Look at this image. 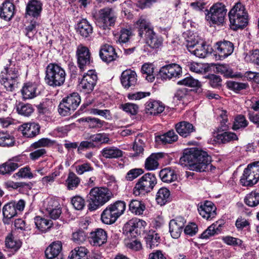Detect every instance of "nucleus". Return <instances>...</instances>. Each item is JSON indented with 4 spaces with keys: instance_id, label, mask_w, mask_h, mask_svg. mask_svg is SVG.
<instances>
[{
    "instance_id": "9",
    "label": "nucleus",
    "mask_w": 259,
    "mask_h": 259,
    "mask_svg": "<svg viewBox=\"0 0 259 259\" xmlns=\"http://www.w3.org/2000/svg\"><path fill=\"white\" fill-rule=\"evenodd\" d=\"M157 184V179L153 172H148L140 178L136 184L133 193L136 196L144 195L151 191Z\"/></svg>"
},
{
    "instance_id": "3",
    "label": "nucleus",
    "mask_w": 259,
    "mask_h": 259,
    "mask_svg": "<svg viewBox=\"0 0 259 259\" xmlns=\"http://www.w3.org/2000/svg\"><path fill=\"white\" fill-rule=\"evenodd\" d=\"M112 193L106 187H94L91 189L87 196L88 209L90 211L97 210L111 198Z\"/></svg>"
},
{
    "instance_id": "21",
    "label": "nucleus",
    "mask_w": 259,
    "mask_h": 259,
    "mask_svg": "<svg viewBox=\"0 0 259 259\" xmlns=\"http://www.w3.org/2000/svg\"><path fill=\"white\" fill-rule=\"evenodd\" d=\"M89 239L91 244L92 245L101 246L107 242V232L101 228L96 229L90 233Z\"/></svg>"
},
{
    "instance_id": "53",
    "label": "nucleus",
    "mask_w": 259,
    "mask_h": 259,
    "mask_svg": "<svg viewBox=\"0 0 259 259\" xmlns=\"http://www.w3.org/2000/svg\"><path fill=\"white\" fill-rule=\"evenodd\" d=\"M84 120L88 122L89 127L91 128H101L105 123L104 121L101 120L98 118L90 117H86Z\"/></svg>"
},
{
    "instance_id": "1",
    "label": "nucleus",
    "mask_w": 259,
    "mask_h": 259,
    "mask_svg": "<svg viewBox=\"0 0 259 259\" xmlns=\"http://www.w3.org/2000/svg\"><path fill=\"white\" fill-rule=\"evenodd\" d=\"M211 160V157L205 151L192 148L184 151L179 163L183 166H189L191 170L202 172L206 170Z\"/></svg>"
},
{
    "instance_id": "59",
    "label": "nucleus",
    "mask_w": 259,
    "mask_h": 259,
    "mask_svg": "<svg viewBox=\"0 0 259 259\" xmlns=\"http://www.w3.org/2000/svg\"><path fill=\"white\" fill-rule=\"evenodd\" d=\"M36 24L35 21H31L30 24L25 28V35L28 38H32L36 33Z\"/></svg>"
},
{
    "instance_id": "15",
    "label": "nucleus",
    "mask_w": 259,
    "mask_h": 259,
    "mask_svg": "<svg viewBox=\"0 0 259 259\" xmlns=\"http://www.w3.org/2000/svg\"><path fill=\"white\" fill-rule=\"evenodd\" d=\"M24 207L25 201L22 199L17 202L12 201L5 204L3 208V214L5 220H10L16 216L18 211H22Z\"/></svg>"
},
{
    "instance_id": "39",
    "label": "nucleus",
    "mask_w": 259,
    "mask_h": 259,
    "mask_svg": "<svg viewBox=\"0 0 259 259\" xmlns=\"http://www.w3.org/2000/svg\"><path fill=\"white\" fill-rule=\"evenodd\" d=\"M15 108L19 114L26 117L30 116L34 111V109L31 104L21 102H16Z\"/></svg>"
},
{
    "instance_id": "54",
    "label": "nucleus",
    "mask_w": 259,
    "mask_h": 259,
    "mask_svg": "<svg viewBox=\"0 0 259 259\" xmlns=\"http://www.w3.org/2000/svg\"><path fill=\"white\" fill-rule=\"evenodd\" d=\"M190 71L198 74H203L207 71V68L204 64L192 62L188 65Z\"/></svg>"
},
{
    "instance_id": "64",
    "label": "nucleus",
    "mask_w": 259,
    "mask_h": 259,
    "mask_svg": "<svg viewBox=\"0 0 259 259\" xmlns=\"http://www.w3.org/2000/svg\"><path fill=\"white\" fill-rule=\"evenodd\" d=\"M29 154V157L32 160H36L46 155L47 151L44 148H37Z\"/></svg>"
},
{
    "instance_id": "45",
    "label": "nucleus",
    "mask_w": 259,
    "mask_h": 259,
    "mask_svg": "<svg viewBox=\"0 0 259 259\" xmlns=\"http://www.w3.org/2000/svg\"><path fill=\"white\" fill-rule=\"evenodd\" d=\"M178 84L180 85H183L190 88H197V90L199 92H202L201 84L198 80L194 79L192 76H188L185 78L179 81Z\"/></svg>"
},
{
    "instance_id": "50",
    "label": "nucleus",
    "mask_w": 259,
    "mask_h": 259,
    "mask_svg": "<svg viewBox=\"0 0 259 259\" xmlns=\"http://www.w3.org/2000/svg\"><path fill=\"white\" fill-rule=\"evenodd\" d=\"M244 202L250 207L257 206L259 204V193L256 191H252L245 196Z\"/></svg>"
},
{
    "instance_id": "20",
    "label": "nucleus",
    "mask_w": 259,
    "mask_h": 259,
    "mask_svg": "<svg viewBox=\"0 0 259 259\" xmlns=\"http://www.w3.org/2000/svg\"><path fill=\"white\" fill-rule=\"evenodd\" d=\"M214 47L220 59H225L231 55L234 49L233 44L225 40L217 42Z\"/></svg>"
},
{
    "instance_id": "55",
    "label": "nucleus",
    "mask_w": 259,
    "mask_h": 259,
    "mask_svg": "<svg viewBox=\"0 0 259 259\" xmlns=\"http://www.w3.org/2000/svg\"><path fill=\"white\" fill-rule=\"evenodd\" d=\"M53 144V142L48 138H42L37 142L32 143L30 146V148L36 149L37 148H42V147L49 146Z\"/></svg>"
},
{
    "instance_id": "28",
    "label": "nucleus",
    "mask_w": 259,
    "mask_h": 259,
    "mask_svg": "<svg viewBox=\"0 0 259 259\" xmlns=\"http://www.w3.org/2000/svg\"><path fill=\"white\" fill-rule=\"evenodd\" d=\"M19 129L24 137L29 138L35 137L40 132L39 125L34 122L24 123Z\"/></svg>"
},
{
    "instance_id": "4",
    "label": "nucleus",
    "mask_w": 259,
    "mask_h": 259,
    "mask_svg": "<svg viewBox=\"0 0 259 259\" xmlns=\"http://www.w3.org/2000/svg\"><path fill=\"white\" fill-rule=\"evenodd\" d=\"M230 27L233 30L245 28L248 23V14L245 6L240 2L235 4L228 14Z\"/></svg>"
},
{
    "instance_id": "19",
    "label": "nucleus",
    "mask_w": 259,
    "mask_h": 259,
    "mask_svg": "<svg viewBox=\"0 0 259 259\" xmlns=\"http://www.w3.org/2000/svg\"><path fill=\"white\" fill-rule=\"evenodd\" d=\"M120 81L124 89H133L138 84L137 73L131 69L125 70L121 73Z\"/></svg>"
},
{
    "instance_id": "33",
    "label": "nucleus",
    "mask_w": 259,
    "mask_h": 259,
    "mask_svg": "<svg viewBox=\"0 0 259 259\" xmlns=\"http://www.w3.org/2000/svg\"><path fill=\"white\" fill-rule=\"evenodd\" d=\"M178 138L179 137L174 130H171L163 134L155 136V139L157 143L166 145L176 142Z\"/></svg>"
},
{
    "instance_id": "8",
    "label": "nucleus",
    "mask_w": 259,
    "mask_h": 259,
    "mask_svg": "<svg viewBox=\"0 0 259 259\" xmlns=\"http://www.w3.org/2000/svg\"><path fill=\"white\" fill-rule=\"evenodd\" d=\"M80 101V97L77 93L69 94L60 102L58 109L59 113L63 116L70 115L77 109Z\"/></svg>"
},
{
    "instance_id": "11",
    "label": "nucleus",
    "mask_w": 259,
    "mask_h": 259,
    "mask_svg": "<svg viewBox=\"0 0 259 259\" xmlns=\"http://www.w3.org/2000/svg\"><path fill=\"white\" fill-rule=\"evenodd\" d=\"M227 9L222 3H216L210 7L206 14V19L213 24H223L226 15Z\"/></svg>"
},
{
    "instance_id": "18",
    "label": "nucleus",
    "mask_w": 259,
    "mask_h": 259,
    "mask_svg": "<svg viewBox=\"0 0 259 259\" xmlns=\"http://www.w3.org/2000/svg\"><path fill=\"white\" fill-rule=\"evenodd\" d=\"M146 226L145 221L136 219L128 221L125 226V229L132 237H135L144 232Z\"/></svg>"
},
{
    "instance_id": "22",
    "label": "nucleus",
    "mask_w": 259,
    "mask_h": 259,
    "mask_svg": "<svg viewBox=\"0 0 259 259\" xmlns=\"http://www.w3.org/2000/svg\"><path fill=\"white\" fill-rule=\"evenodd\" d=\"M186 221L182 217H178L170 221L169 223V232L174 238H178L182 232Z\"/></svg>"
},
{
    "instance_id": "32",
    "label": "nucleus",
    "mask_w": 259,
    "mask_h": 259,
    "mask_svg": "<svg viewBox=\"0 0 259 259\" xmlns=\"http://www.w3.org/2000/svg\"><path fill=\"white\" fill-rule=\"evenodd\" d=\"M76 29L77 32L83 38L90 37L93 32L92 26L85 19H82L77 23Z\"/></svg>"
},
{
    "instance_id": "2",
    "label": "nucleus",
    "mask_w": 259,
    "mask_h": 259,
    "mask_svg": "<svg viewBox=\"0 0 259 259\" xmlns=\"http://www.w3.org/2000/svg\"><path fill=\"white\" fill-rule=\"evenodd\" d=\"M20 76L19 68L16 63L9 60L0 74V82L7 91L12 92L17 87Z\"/></svg>"
},
{
    "instance_id": "5",
    "label": "nucleus",
    "mask_w": 259,
    "mask_h": 259,
    "mask_svg": "<svg viewBox=\"0 0 259 259\" xmlns=\"http://www.w3.org/2000/svg\"><path fill=\"white\" fill-rule=\"evenodd\" d=\"M45 74L46 83L53 88L63 85L66 76L64 68L56 63H50L47 65Z\"/></svg>"
},
{
    "instance_id": "62",
    "label": "nucleus",
    "mask_w": 259,
    "mask_h": 259,
    "mask_svg": "<svg viewBox=\"0 0 259 259\" xmlns=\"http://www.w3.org/2000/svg\"><path fill=\"white\" fill-rule=\"evenodd\" d=\"M121 108L123 111L132 115L136 114L138 110V106L137 105L130 103L121 105Z\"/></svg>"
},
{
    "instance_id": "48",
    "label": "nucleus",
    "mask_w": 259,
    "mask_h": 259,
    "mask_svg": "<svg viewBox=\"0 0 259 259\" xmlns=\"http://www.w3.org/2000/svg\"><path fill=\"white\" fill-rule=\"evenodd\" d=\"M227 86L229 89L235 93H239L241 91L249 88V84L247 82H240L233 80L228 81Z\"/></svg>"
},
{
    "instance_id": "27",
    "label": "nucleus",
    "mask_w": 259,
    "mask_h": 259,
    "mask_svg": "<svg viewBox=\"0 0 259 259\" xmlns=\"http://www.w3.org/2000/svg\"><path fill=\"white\" fill-rule=\"evenodd\" d=\"M165 106L161 101L150 99L145 104V109L147 113L151 115H157L162 113Z\"/></svg>"
},
{
    "instance_id": "57",
    "label": "nucleus",
    "mask_w": 259,
    "mask_h": 259,
    "mask_svg": "<svg viewBox=\"0 0 259 259\" xmlns=\"http://www.w3.org/2000/svg\"><path fill=\"white\" fill-rule=\"evenodd\" d=\"M15 176L21 178L32 179L33 177V174L30 171V168L28 166L21 168L18 172L14 175V177Z\"/></svg>"
},
{
    "instance_id": "40",
    "label": "nucleus",
    "mask_w": 259,
    "mask_h": 259,
    "mask_svg": "<svg viewBox=\"0 0 259 259\" xmlns=\"http://www.w3.org/2000/svg\"><path fill=\"white\" fill-rule=\"evenodd\" d=\"M88 250L83 246H78L74 248L68 256V259H88Z\"/></svg>"
},
{
    "instance_id": "17",
    "label": "nucleus",
    "mask_w": 259,
    "mask_h": 259,
    "mask_svg": "<svg viewBox=\"0 0 259 259\" xmlns=\"http://www.w3.org/2000/svg\"><path fill=\"white\" fill-rule=\"evenodd\" d=\"M182 72V68L177 64L172 63L161 67L158 76L162 80L170 79L179 76Z\"/></svg>"
},
{
    "instance_id": "44",
    "label": "nucleus",
    "mask_w": 259,
    "mask_h": 259,
    "mask_svg": "<svg viewBox=\"0 0 259 259\" xmlns=\"http://www.w3.org/2000/svg\"><path fill=\"white\" fill-rule=\"evenodd\" d=\"M218 142L222 144H226L228 142L238 140V138L236 134L229 132H225L221 134H218L215 137Z\"/></svg>"
},
{
    "instance_id": "47",
    "label": "nucleus",
    "mask_w": 259,
    "mask_h": 259,
    "mask_svg": "<svg viewBox=\"0 0 259 259\" xmlns=\"http://www.w3.org/2000/svg\"><path fill=\"white\" fill-rule=\"evenodd\" d=\"M160 157V153L152 154L148 157L145 163V167L148 170H154L158 166V159Z\"/></svg>"
},
{
    "instance_id": "23",
    "label": "nucleus",
    "mask_w": 259,
    "mask_h": 259,
    "mask_svg": "<svg viewBox=\"0 0 259 259\" xmlns=\"http://www.w3.org/2000/svg\"><path fill=\"white\" fill-rule=\"evenodd\" d=\"M99 55L102 61L107 63L115 60L118 57L115 49L108 44H105L101 47Z\"/></svg>"
},
{
    "instance_id": "60",
    "label": "nucleus",
    "mask_w": 259,
    "mask_h": 259,
    "mask_svg": "<svg viewBox=\"0 0 259 259\" xmlns=\"http://www.w3.org/2000/svg\"><path fill=\"white\" fill-rule=\"evenodd\" d=\"M71 204L76 210H82L85 206V201L83 198L75 196L71 199Z\"/></svg>"
},
{
    "instance_id": "36",
    "label": "nucleus",
    "mask_w": 259,
    "mask_h": 259,
    "mask_svg": "<svg viewBox=\"0 0 259 259\" xmlns=\"http://www.w3.org/2000/svg\"><path fill=\"white\" fill-rule=\"evenodd\" d=\"M159 177L163 182L170 183L177 179V175L175 170L170 167H166L161 170Z\"/></svg>"
},
{
    "instance_id": "13",
    "label": "nucleus",
    "mask_w": 259,
    "mask_h": 259,
    "mask_svg": "<svg viewBox=\"0 0 259 259\" xmlns=\"http://www.w3.org/2000/svg\"><path fill=\"white\" fill-rule=\"evenodd\" d=\"M187 48L188 50L195 56L200 58H205L209 53V47L204 42H199L198 40H187Z\"/></svg>"
},
{
    "instance_id": "38",
    "label": "nucleus",
    "mask_w": 259,
    "mask_h": 259,
    "mask_svg": "<svg viewBox=\"0 0 259 259\" xmlns=\"http://www.w3.org/2000/svg\"><path fill=\"white\" fill-rule=\"evenodd\" d=\"M147 247L153 248L158 245L160 242V237L155 231L150 230L145 237Z\"/></svg>"
},
{
    "instance_id": "16",
    "label": "nucleus",
    "mask_w": 259,
    "mask_h": 259,
    "mask_svg": "<svg viewBox=\"0 0 259 259\" xmlns=\"http://www.w3.org/2000/svg\"><path fill=\"white\" fill-rule=\"evenodd\" d=\"M98 80L95 71L90 70L84 74L80 82L79 85L85 93H90L94 89Z\"/></svg>"
},
{
    "instance_id": "42",
    "label": "nucleus",
    "mask_w": 259,
    "mask_h": 259,
    "mask_svg": "<svg viewBox=\"0 0 259 259\" xmlns=\"http://www.w3.org/2000/svg\"><path fill=\"white\" fill-rule=\"evenodd\" d=\"M219 73L223 74L226 77H242L241 73L237 74L233 71L232 68L228 64H220L216 67Z\"/></svg>"
},
{
    "instance_id": "30",
    "label": "nucleus",
    "mask_w": 259,
    "mask_h": 259,
    "mask_svg": "<svg viewBox=\"0 0 259 259\" xmlns=\"http://www.w3.org/2000/svg\"><path fill=\"white\" fill-rule=\"evenodd\" d=\"M175 129L179 135L182 137L186 138L195 131L193 125L187 121H183L175 124Z\"/></svg>"
},
{
    "instance_id": "34",
    "label": "nucleus",
    "mask_w": 259,
    "mask_h": 259,
    "mask_svg": "<svg viewBox=\"0 0 259 259\" xmlns=\"http://www.w3.org/2000/svg\"><path fill=\"white\" fill-rule=\"evenodd\" d=\"M46 258H51L58 255H62V244L61 241H57L52 242L45 250Z\"/></svg>"
},
{
    "instance_id": "63",
    "label": "nucleus",
    "mask_w": 259,
    "mask_h": 259,
    "mask_svg": "<svg viewBox=\"0 0 259 259\" xmlns=\"http://www.w3.org/2000/svg\"><path fill=\"white\" fill-rule=\"evenodd\" d=\"M223 241L228 245L240 246L242 244V241L232 236H225L223 238Z\"/></svg>"
},
{
    "instance_id": "10",
    "label": "nucleus",
    "mask_w": 259,
    "mask_h": 259,
    "mask_svg": "<svg viewBox=\"0 0 259 259\" xmlns=\"http://www.w3.org/2000/svg\"><path fill=\"white\" fill-rule=\"evenodd\" d=\"M259 180V161L251 163L244 169L240 180L244 186H252Z\"/></svg>"
},
{
    "instance_id": "35",
    "label": "nucleus",
    "mask_w": 259,
    "mask_h": 259,
    "mask_svg": "<svg viewBox=\"0 0 259 259\" xmlns=\"http://www.w3.org/2000/svg\"><path fill=\"white\" fill-rule=\"evenodd\" d=\"M101 152L102 155L107 159L118 158L123 155V151L114 146L106 147Z\"/></svg>"
},
{
    "instance_id": "56",
    "label": "nucleus",
    "mask_w": 259,
    "mask_h": 259,
    "mask_svg": "<svg viewBox=\"0 0 259 259\" xmlns=\"http://www.w3.org/2000/svg\"><path fill=\"white\" fill-rule=\"evenodd\" d=\"M93 169V167L89 162H84L75 166V171L79 175H81L85 172L91 171Z\"/></svg>"
},
{
    "instance_id": "46",
    "label": "nucleus",
    "mask_w": 259,
    "mask_h": 259,
    "mask_svg": "<svg viewBox=\"0 0 259 259\" xmlns=\"http://www.w3.org/2000/svg\"><path fill=\"white\" fill-rule=\"evenodd\" d=\"M80 182V178L73 172L70 171L68 174L65 184L68 190H74L78 187Z\"/></svg>"
},
{
    "instance_id": "25",
    "label": "nucleus",
    "mask_w": 259,
    "mask_h": 259,
    "mask_svg": "<svg viewBox=\"0 0 259 259\" xmlns=\"http://www.w3.org/2000/svg\"><path fill=\"white\" fill-rule=\"evenodd\" d=\"M38 87L35 83L28 82L24 84L21 90L23 98L27 100L36 97L40 94Z\"/></svg>"
},
{
    "instance_id": "7",
    "label": "nucleus",
    "mask_w": 259,
    "mask_h": 259,
    "mask_svg": "<svg viewBox=\"0 0 259 259\" xmlns=\"http://www.w3.org/2000/svg\"><path fill=\"white\" fill-rule=\"evenodd\" d=\"M126 203L124 201L118 200L109 205L101 213V220L105 224L114 223L125 211Z\"/></svg>"
},
{
    "instance_id": "12",
    "label": "nucleus",
    "mask_w": 259,
    "mask_h": 259,
    "mask_svg": "<svg viewBox=\"0 0 259 259\" xmlns=\"http://www.w3.org/2000/svg\"><path fill=\"white\" fill-rule=\"evenodd\" d=\"M98 20L102 24L104 29H110L114 26L117 16L114 10L110 7L101 9L98 12Z\"/></svg>"
},
{
    "instance_id": "61",
    "label": "nucleus",
    "mask_w": 259,
    "mask_h": 259,
    "mask_svg": "<svg viewBox=\"0 0 259 259\" xmlns=\"http://www.w3.org/2000/svg\"><path fill=\"white\" fill-rule=\"evenodd\" d=\"M46 210L50 217L55 220L58 219L62 213V210L60 207H57L56 208L48 207L46 208Z\"/></svg>"
},
{
    "instance_id": "29",
    "label": "nucleus",
    "mask_w": 259,
    "mask_h": 259,
    "mask_svg": "<svg viewBox=\"0 0 259 259\" xmlns=\"http://www.w3.org/2000/svg\"><path fill=\"white\" fill-rule=\"evenodd\" d=\"M15 5L9 0L5 1L0 7V17L6 21H10L14 16Z\"/></svg>"
},
{
    "instance_id": "58",
    "label": "nucleus",
    "mask_w": 259,
    "mask_h": 259,
    "mask_svg": "<svg viewBox=\"0 0 259 259\" xmlns=\"http://www.w3.org/2000/svg\"><path fill=\"white\" fill-rule=\"evenodd\" d=\"M144 173L142 168H133L130 170L125 176L127 181H132Z\"/></svg>"
},
{
    "instance_id": "41",
    "label": "nucleus",
    "mask_w": 259,
    "mask_h": 259,
    "mask_svg": "<svg viewBox=\"0 0 259 259\" xmlns=\"http://www.w3.org/2000/svg\"><path fill=\"white\" fill-rule=\"evenodd\" d=\"M156 200L158 204L161 206L165 204L170 200V191L166 188H161L158 191Z\"/></svg>"
},
{
    "instance_id": "31",
    "label": "nucleus",
    "mask_w": 259,
    "mask_h": 259,
    "mask_svg": "<svg viewBox=\"0 0 259 259\" xmlns=\"http://www.w3.org/2000/svg\"><path fill=\"white\" fill-rule=\"evenodd\" d=\"M17 158H13L9 159L6 162L0 164V175H10L16 169H17L21 164L18 163Z\"/></svg>"
},
{
    "instance_id": "43",
    "label": "nucleus",
    "mask_w": 259,
    "mask_h": 259,
    "mask_svg": "<svg viewBox=\"0 0 259 259\" xmlns=\"http://www.w3.org/2000/svg\"><path fill=\"white\" fill-rule=\"evenodd\" d=\"M129 210L136 215H141L143 213L146 209L145 204L141 201L132 200L129 205Z\"/></svg>"
},
{
    "instance_id": "24",
    "label": "nucleus",
    "mask_w": 259,
    "mask_h": 259,
    "mask_svg": "<svg viewBox=\"0 0 259 259\" xmlns=\"http://www.w3.org/2000/svg\"><path fill=\"white\" fill-rule=\"evenodd\" d=\"M217 208L211 201H206L203 204L198 207V210L200 215L207 220L212 219L216 215Z\"/></svg>"
},
{
    "instance_id": "52",
    "label": "nucleus",
    "mask_w": 259,
    "mask_h": 259,
    "mask_svg": "<svg viewBox=\"0 0 259 259\" xmlns=\"http://www.w3.org/2000/svg\"><path fill=\"white\" fill-rule=\"evenodd\" d=\"M248 124V122L245 117L243 115L240 114L235 117L232 129L235 131L241 128H245Z\"/></svg>"
},
{
    "instance_id": "49",
    "label": "nucleus",
    "mask_w": 259,
    "mask_h": 259,
    "mask_svg": "<svg viewBox=\"0 0 259 259\" xmlns=\"http://www.w3.org/2000/svg\"><path fill=\"white\" fill-rule=\"evenodd\" d=\"M15 140L13 136L8 133L0 132V146L11 147L14 145Z\"/></svg>"
},
{
    "instance_id": "6",
    "label": "nucleus",
    "mask_w": 259,
    "mask_h": 259,
    "mask_svg": "<svg viewBox=\"0 0 259 259\" xmlns=\"http://www.w3.org/2000/svg\"><path fill=\"white\" fill-rule=\"evenodd\" d=\"M139 35L144 38L147 44L152 49L159 48L162 44V38L153 31L150 23L145 19L140 18L137 22Z\"/></svg>"
},
{
    "instance_id": "51",
    "label": "nucleus",
    "mask_w": 259,
    "mask_h": 259,
    "mask_svg": "<svg viewBox=\"0 0 259 259\" xmlns=\"http://www.w3.org/2000/svg\"><path fill=\"white\" fill-rule=\"evenodd\" d=\"M34 222L36 227L41 231H46L50 228L52 224L51 220L45 219L39 216L34 218Z\"/></svg>"
},
{
    "instance_id": "14",
    "label": "nucleus",
    "mask_w": 259,
    "mask_h": 259,
    "mask_svg": "<svg viewBox=\"0 0 259 259\" xmlns=\"http://www.w3.org/2000/svg\"><path fill=\"white\" fill-rule=\"evenodd\" d=\"M76 55L78 66L80 71L82 72L92 62L91 53L87 47L79 45L77 48Z\"/></svg>"
},
{
    "instance_id": "37",
    "label": "nucleus",
    "mask_w": 259,
    "mask_h": 259,
    "mask_svg": "<svg viewBox=\"0 0 259 259\" xmlns=\"http://www.w3.org/2000/svg\"><path fill=\"white\" fill-rule=\"evenodd\" d=\"M5 245L7 249L14 253L21 247L22 242L19 240L15 239L12 234H9L6 238Z\"/></svg>"
},
{
    "instance_id": "26",
    "label": "nucleus",
    "mask_w": 259,
    "mask_h": 259,
    "mask_svg": "<svg viewBox=\"0 0 259 259\" xmlns=\"http://www.w3.org/2000/svg\"><path fill=\"white\" fill-rule=\"evenodd\" d=\"M42 3L37 0H30L26 7L25 16L38 17L42 11Z\"/></svg>"
}]
</instances>
